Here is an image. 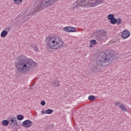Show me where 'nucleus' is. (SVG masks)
Listing matches in <instances>:
<instances>
[{
	"instance_id": "obj_1",
	"label": "nucleus",
	"mask_w": 131,
	"mask_h": 131,
	"mask_svg": "<svg viewBox=\"0 0 131 131\" xmlns=\"http://www.w3.org/2000/svg\"><path fill=\"white\" fill-rule=\"evenodd\" d=\"M16 61H15V67L17 71L20 73H26V72L30 71V69L33 66H36V62L32 59H26V57L23 55L18 56Z\"/></svg>"
},
{
	"instance_id": "obj_2",
	"label": "nucleus",
	"mask_w": 131,
	"mask_h": 131,
	"mask_svg": "<svg viewBox=\"0 0 131 131\" xmlns=\"http://www.w3.org/2000/svg\"><path fill=\"white\" fill-rule=\"evenodd\" d=\"M117 59V56L114 54V51L107 50L100 54V58L96 62L98 66L105 67L113 62H115Z\"/></svg>"
},
{
	"instance_id": "obj_3",
	"label": "nucleus",
	"mask_w": 131,
	"mask_h": 131,
	"mask_svg": "<svg viewBox=\"0 0 131 131\" xmlns=\"http://www.w3.org/2000/svg\"><path fill=\"white\" fill-rule=\"evenodd\" d=\"M47 41V47H49L50 49L56 50L59 48H63L64 42L62 41V39L59 36H53L51 37H47L46 39Z\"/></svg>"
},
{
	"instance_id": "obj_4",
	"label": "nucleus",
	"mask_w": 131,
	"mask_h": 131,
	"mask_svg": "<svg viewBox=\"0 0 131 131\" xmlns=\"http://www.w3.org/2000/svg\"><path fill=\"white\" fill-rule=\"evenodd\" d=\"M104 0H77V2H75L73 4L76 8L79 7H95L100 5V4H103Z\"/></svg>"
},
{
	"instance_id": "obj_5",
	"label": "nucleus",
	"mask_w": 131,
	"mask_h": 131,
	"mask_svg": "<svg viewBox=\"0 0 131 131\" xmlns=\"http://www.w3.org/2000/svg\"><path fill=\"white\" fill-rule=\"evenodd\" d=\"M59 0H39L36 4V6L34 7L33 14L34 13H37L41 10L46 9L49 6H51L53 2H58Z\"/></svg>"
},
{
	"instance_id": "obj_6",
	"label": "nucleus",
	"mask_w": 131,
	"mask_h": 131,
	"mask_svg": "<svg viewBox=\"0 0 131 131\" xmlns=\"http://www.w3.org/2000/svg\"><path fill=\"white\" fill-rule=\"evenodd\" d=\"M30 18L29 15H26V13L24 14H20L16 17V23H14V24L15 25H19V24H21V22H22L23 20H24V22H25L26 20H28Z\"/></svg>"
},
{
	"instance_id": "obj_7",
	"label": "nucleus",
	"mask_w": 131,
	"mask_h": 131,
	"mask_svg": "<svg viewBox=\"0 0 131 131\" xmlns=\"http://www.w3.org/2000/svg\"><path fill=\"white\" fill-rule=\"evenodd\" d=\"M11 117H10V119L8 121L9 123H10V125H12V127L14 126V125H16V126H19V124H18V122L17 121V119H16V117H14L13 118Z\"/></svg>"
},
{
	"instance_id": "obj_8",
	"label": "nucleus",
	"mask_w": 131,
	"mask_h": 131,
	"mask_svg": "<svg viewBox=\"0 0 131 131\" xmlns=\"http://www.w3.org/2000/svg\"><path fill=\"white\" fill-rule=\"evenodd\" d=\"M22 125L24 127L28 128L32 126V121L30 120H26L22 123Z\"/></svg>"
},
{
	"instance_id": "obj_9",
	"label": "nucleus",
	"mask_w": 131,
	"mask_h": 131,
	"mask_svg": "<svg viewBox=\"0 0 131 131\" xmlns=\"http://www.w3.org/2000/svg\"><path fill=\"white\" fill-rule=\"evenodd\" d=\"M121 18H118L114 17L111 20H110V23L113 25L117 24V25H120L122 23Z\"/></svg>"
},
{
	"instance_id": "obj_10",
	"label": "nucleus",
	"mask_w": 131,
	"mask_h": 131,
	"mask_svg": "<svg viewBox=\"0 0 131 131\" xmlns=\"http://www.w3.org/2000/svg\"><path fill=\"white\" fill-rule=\"evenodd\" d=\"M130 36V33L127 30H124L121 34V37L123 38V39H125L128 37H129Z\"/></svg>"
},
{
	"instance_id": "obj_11",
	"label": "nucleus",
	"mask_w": 131,
	"mask_h": 131,
	"mask_svg": "<svg viewBox=\"0 0 131 131\" xmlns=\"http://www.w3.org/2000/svg\"><path fill=\"white\" fill-rule=\"evenodd\" d=\"M66 32H76V28L72 27H66L63 28Z\"/></svg>"
},
{
	"instance_id": "obj_12",
	"label": "nucleus",
	"mask_w": 131,
	"mask_h": 131,
	"mask_svg": "<svg viewBox=\"0 0 131 131\" xmlns=\"http://www.w3.org/2000/svg\"><path fill=\"white\" fill-rule=\"evenodd\" d=\"M115 106H119L120 107L121 110L122 111H126V108L123 104H120V102H116L114 103Z\"/></svg>"
},
{
	"instance_id": "obj_13",
	"label": "nucleus",
	"mask_w": 131,
	"mask_h": 131,
	"mask_svg": "<svg viewBox=\"0 0 131 131\" xmlns=\"http://www.w3.org/2000/svg\"><path fill=\"white\" fill-rule=\"evenodd\" d=\"M104 38L105 35L104 34L97 35L96 36V39L99 41H104Z\"/></svg>"
},
{
	"instance_id": "obj_14",
	"label": "nucleus",
	"mask_w": 131,
	"mask_h": 131,
	"mask_svg": "<svg viewBox=\"0 0 131 131\" xmlns=\"http://www.w3.org/2000/svg\"><path fill=\"white\" fill-rule=\"evenodd\" d=\"M100 69H99V68H98V66H95L94 67H92L90 69V72L97 73L98 72H99Z\"/></svg>"
},
{
	"instance_id": "obj_15",
	"label": "nucleus",
	"mask_w": 131,
	"mask_h": 131,
	"mask_svg": "<svg viewBox=\"0 0 131 131\" xmlns=\"http://www.w3.org/2000/svg\"><path fill=\"white\" fill-rule=\"evenodd\" d=\"M90 42V45L89 46V48H93L94 46H96V45H97V41L95 39H91Z\"/></svg>"
},
{
	"instance_id": "obj_16",
	"label": "nucleus",
	"mask_w": 131,
	"mask_h": 131,
	"mask_svg": "<svg viewBox=\"0 0 131 131\" xmlns=\"http://www.w3.org/2000/svg\"><path fill=\"white\" fill-rule=\"evenodd\" d=\"M53 85L54 86H60V81L58 80V78L55 79L53 81Z\"/></svg>"
},
{
	"instance_id": "obj_17",
	"label": "nucleus",
	"mask_w": 131,
	"mask_h": 131,
	"mask_svg": "<svg viewBox=\"0 0 131 131\" xmlns=\"http://www.w3.org/2000/svg\"><path fill=\"white\" fill-rule=\"evenodd\" d=\"M9 120H3L2 122V124L4 126H8L9 125Z\"/></svg>"
},
{
	"instance_id": "obj_18",
	"label": "nucleus",
	"mask_w": 131,
	"mask_h": 131,
	"mask_svg": "<svg viewBox=\"0 0 131 131\" xmlns=\"http://www.w3.org/2000/svg\"><path fill=\"white\" fill-rule=\"evenodd\" d=\"M8 35V31L3 30L1 34V37H6Z\"/></svg>"
},
{
	"instance_id": "obj_19",
	"label": "nucleus",
	"mask_w": 131,
	"mask_h": 131,
	"mask_svg": "<svg viewBox=\"0 0 131 131\" xmlns=\"http://www.w3.org/2000/svg\"><path fill=\"white\" fill-rule=\"evenodd\" d=\"M31 47L32 48V49H33L34 51H35V52H38L39 50L37 46L34 45H31Z\"/></svg>"
},
{
	"instance_id": "obj_20",
	"label": "nucleus",
	"mask_w": 131,
	"mask_h": 131,
	"mask_svg": "<svg viewBox=\"0 0 131 131\" xmlns=\"http://www.w3.org/2000/svg\"><path fill=\"white\" fill-rule=\"evenodd\" d=\"M16 118L17 120H23L24 119V116L23 115H18Z\"/></svg>"
},
{
	"instance_id": "obj_21",
	"label": "nucleus",
	"mask_w": 131,
	"mask_h": 131,
	"mask_svg": "<svg viewBox=\"0 0 131 131\" xmlns=\"http://www.w3.org/2000/svg\"><path fill=\"white\" fill-rule=\"evenodd\" d=\"M114 18V14H108L107 16V19L108 20H110V21H111Z\"/></svg>"
},
{
	"instance_id": "obj_22",
	"label": "nucleus",
	"mask_w": 131,
	"mask_h": 131,
	"mask_svg": "<svg viewBox=\"0 0 131 131\" xmlns=\"http://www.w3.org/2000/svg\"><path fill=\"white\" fill-rule=\"evenodd\" d=\"M96 99V97L94 95H90L88 97V100L89 101H94Z\"/></svg>"
},
{
	"instance_id": "obj_23",
	"label": "nucleus",
	"mask_w": 131,
	"mask_h": 131,
	"mask_svg": "<svg viewBox=\"0 0 131 131\" xmlns=\"http://www.w3.org/2000/svg\"><path fill=\"white\" fill-rule=\"evenodd\" d=\"M53 112H54V111L52 109H48L46 111V114H52V113H53Z\"/></svg>"
},
{
	"instance_id": "obj_24",
	"label": "nucleus",
	"mask_w": 131,
	"mask_h": 131,
	"mask_svg": "<svg viewBox=\"0 0 131 131\" xmlns=\"http://www.w3.org/2000/svg\"><path fill=\"white\" fill-rule=\"evenodd\" d=\"M13 1L16 5H19V4H22L23 0H13Z\"/></svg>"
},
{
	"instance_id": "obj_25",
	"label": "nucleus",
	"mask_w": 131,
	"mask_h": 131,
	"mask_svg": "<svg viewBox=\"0 0 131 131\" xmlns=\"http://www.w3.org/2000/svg\"><path fill=\"white\" fill-rule=\"evenodd\" d=\"M40 105H41V106H45V105H46V101L42 100L40 102Z\"/></svg>"
},
{
	"instance_id": "obj_26",
	"label": "nucleus",
	"mask_w": 131,
	"mask_h": 131,
	"mask_svg": "<svg viewBox=\"0 0 131 131\" xmlns=\"http://www.w3.org/2000/svg\"><path fill=\"white\" fill-rule=\"evenodd\" d=\"M10 29H11V28H5V31H7V32L8 33L9 31H10Z\"/></svg>"
},
{
	"instance_id": "obj_27",
	"label": "nucleus",
	"mask_w": 131,
	"mask_h": 131,
	"mask_svg": "<svg viewBox=\"0 0 131 131\" xmlns=\"http://www.w3.org/2000/svg\"><path fill=\"white\" fill-rule=\"evenodd\" d=\"M41 114H46V112L43 110L41 111Z\"/></svg>"
},
{
	"instance_id": "obj_28",
	"label": "nucleus",
	"mask_w": 131,
	"mask_h": 131,
	"mask_svg": "<svg viewBox=\"0 0 131 131\" xmlns=\"http://www.w3.org/2000/svg\"><path fill=\"white\" fill-rule=\"evenodd\" d=\"M45 129H48V130H49V129H50V126H47Z\"/></svg>"
},
{
	"instance_id": "obj_29",
	"label": "nucleus",
	"mask_w": 131,
	"mask_h": 131,
	"mask_svg": "<svg viewBox=\"0 0 131 131\" xmlns=\"http://www.w3.org/2000/svg\"><path fill=\"white\" fill-rule=\"evenodd\" d=\"M96 32H101V30H97Z\"/></svg>"
},
{
	"instance_id": "obj_30",
	"label": "nucleus",
	"mask_w": 131,
	"mask_h": 131,
	"mask_svg": "<svg viewBox=\"0 0 131 131\" xmlns=\"http://www.w3.org/2000/svg\"><path fill=\"white\" fill-rule=\"evenodd\" d=\"M33 85H34L33 84Z\"/></svg>"
},
{
	"instance_id": "obj_31",
	"label": "nucleus",
	"mask_w": 131,
	"mask_h": 131,
	"mask_svg": "<svg viewBox=\"0 0 131 131\" xmlns=\"http://www.w3.org/2000/svg\"><path fill=\"white\" fill-rule=\"evenodd\" d=\"M33 85H34L33 84Z\"/></svg>"
}]
</instances>
